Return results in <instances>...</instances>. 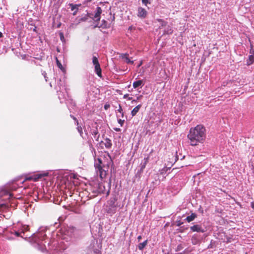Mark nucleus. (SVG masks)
I'll use <instances>...</instances> for the list:
<instances>
[{"label": "nucleus", "mask_w": 254, "mask_h": 254, "mask_svg": "<svg viewBox=\"0 0 254 254\" xmlns=\"http://www.w3.org/2000/svg\"><path fill=\"white\" fill-rule=\"evenodd\" d=\"M205 131V127L201 125L190 128L188 134L190 144L191 146H196L199 143H202L206 137Z\"/></svg>", "instance_id": "obj_1"}, {"label": "nucleus", "mask_w": 254, "mask_h": 254, "mask_svg": "<svg viewBox=\"0 0 254 254\" xmlns=\"http://www.w3.org/2000/svg\"><path fill=\"white\" fill-rule=\"evenodd\" d=\"M47 230L46 227H41L36 233L33 234L31 238V242L34 246L42 252L46 250L45 243H47V235L45 233Z\"/></svg>", "instance_id": "obj_2"}, {"label": "nucleus", "mask_w": 254, "mask_h": 254, "mask_svg": "<svg viewBox=\"0 0 254 254\" xmlns=\"http://www.w3.org/2000/svg\"><path fill=\"white\" fill-rule=\"evenodd\" d=\"M64 234L70 238H74L78 234V231L73 226H69L65 228Z\"/></svg>", "instance_id": "obj_3"}, {"label": "nucleus", "mask_w": 254, "mask_h": 254, "mask_svg": "<svg viewBox=\"0 0 254 254\" xmlns=\"http://www.w3.org/2000/svg\"><path fill=\"white\" fill-rule=\"evenodd\" d=\"M108 205H107L106 211L108 213L112 215L115 214L116 212L117 205L115 204V199L110 200L108 202Z\"/></svg>", "instance_id": "obj_4"}, {"label": "nucleus", "mask_w": 254, "mask_h": 254, "mask_svg": "<svg viewBox=\"0 0 254 254\" xmlns=\"http://www.w3.org/2000/svg\"><path fill=\"white\" fill-rule=\"evenodd\" d=\"M5 196L3 199H10L13 197V194L9 192L5 188H0V198Z\"/></svg>", "instance_id": "obj_5"}, {"label": "nucleus", "mask_w": 254, "mask_h": 254, "mask_svg": "<svg viewBox=\"0 0 254 254\" xmlns=\"http://www.w3.org/2000/svg\"><path fill=\"white\" fill-rule=\"evenodd\" d=\"M47 175H48L47 173H38V174H34V175H31L29 177H26V180H33L34 181H37L39 179H41L44 177L47 176Z\"/></svg>", "instance_id": "obj_6"}, {"label": "nucleus", "mask_w": 254, "mask_h": 254, "mask_svg": "<svg viewBox=\"0 0 254 254\" xmlns=\"http://www.w3.org/2000/svg\"><path fill=\"white\" fill-rule=\"evenodd\" d=\"M147 11L142 7H138L137 8V16L141 19H144L146 17Z\"/></svg>", "instance_id": "obj_7"}, {"label": "nucleus", "mask_w": 254, "mask_h": 254, "mask_svg": "<svg viewBox=\"0 0 254 254\" xmlns=\"http://www.w3.org/2000/svg\"><path fill=\"white\" fill-rule=\"evenodd\" d=\"M97 175H99L101 179L105 178L107 175L106 171L103 169L100 165L96 167Z\"/></svg>", "instance_id": "obj_8"}, {"label": "nucleus", "mask_w": 254, "mask_h": 254, "mask_svg": "<svg viewBox=\"0 0 254 254\" xmlns=\"http://www.w3.org/2000/svg\"><path fill=\"white\" fill-rule=\"evenodd\" d=\"M29 226L28 225H23L21 226L20 229V232L17 231L15 230H13L11 231V233H14L15 235L17 237L20 236V233H25V232L29 230Z\"/></svg>", "instance_id": "obj_9"}, {"label": "nucleus", "mask_w": 254, "mask_h": 254, "mask_svg": "<svg viewBox=\"0 0 254 254\" xmlns=\"http://www.w3.org/2000/svg\"><path fill=\"white\" fill-rule=\"evenodd\" d=\"M102 12V10L100 7L98 6L96 8L95 13L93 15V20L95 21H99L100 19V15Z\"/></svg>", "instance_id": "obj_10"}, {"label": "nucleus", "mask_w": 254, "mask_h": 254, "mask_svg": "<svg viewBox=\"0 0 254 254\" xmlns=\"http://www.w3.org/2000/svg\"><path fill=\"white\" fill-rule=\"evenodd\" d=\"M190 229L193 232L203 233L205 231V229L200 225H194L190 227Z\"/></svg>", "instance_id": "obj_11"}, {"label": "nucleus", "mask_w": 254, "mask_h": 254, "mask_svg": "<svg viewBox=\"0 0 254 254\" xmlns=\"http://www.w3.org/2000/svg\"><path fill=\"white\" fill-rule=\"evenodd\" d=\"M149 161V157L147 156L146 157H145L143 159V162H142L140 163V172H142L143 170L146 167V165L147 163H148Z\"/></svg>", "instance_id": "obj_12"}, {"label": "nucleus", "mask_w": 254, "mask_h": 254, "mask_svg": "<svg viewBox=\"0 0 254 254\" xmlns=\"http://www.w3.org/2000/svg\"><path fill=\"white\" fill-rule=\"evenodd\" d=\"M105 147L107 149H110L112 147V141L110 139L106 138L105 139L104 142H103Z\"/></svg>", "instance_id": "obj_13"}, {"label": "nucleus", "mask_w": 254, "mask_h": 254, "mask_svg": "<svg viewBox=\"0 0 254 254\" xmlns=\"http://www.w3.org/2000/svg\"><path fill=\"white\" fill-rule=\"evenodd\" d=\"M144 85L143 83V81L141 80H139L137 81H134L132 84V86L134 88H136L139 86L142 87V86Z\"/></svg>", "instance_id": "obj_14"}, {"label": "nucleus", "mask_w": 254, "mask_h": 254, "mask_svg": "<svg viewBox=\"0 0 254 254\" xmlns=\"http://www.w3.org/2000/svg\"><path fill=\"white\" fill-rule=\"evenodd\" d=\"M141 107V105L139 104L133 109V110L131 112V115L132 117H133L136 115V114L138 112Z\"/></svg>", "instance_id": "obj_15"}, {"label": "nucleus", "mask_w": 254, "mask_h": 254, "mask_svg": "<svg viewBox=\"0 0 254 254\" xmlns=\"http://www.w3.org/2000/svg\"><path fill=\"white\" fill-rule=\"evenodd\" d=\"M122 58L123 59H124L126 63H127V64H133V61H131L129 58H128V54H123L122 55Z\"/></svg>", "instance_id": "obj_16"}, {"label": "nucleus", "mask_w": 254, "mask_h": 254, "mask_svg": "<svg viewBox=\"0 0 254 254\" xmlns=\"http://www.w3.org/2000/svg\"><path fill=\"white\" fill-rule=\"evenodd\" d=\"M95 71L98 76L101 77V69L100 68V64L94 65Z\"/></svg>", "instance_id": "obj_17"}, {"label": "nucleus", "mask_w": 254, "mask_h": 254, "mask_svg": "<svg viewBox=\"0 0 254 254\" xmlns=\"http://www.w3.org/2000/svg\"><path fill=\"white\" fill-rule=\"evenodd\" d=\"M196 217V215L195 213H191L190 215L188 216L186 218V220L188 222L193 221Z\"/></svg>", "instance_id": "obj_18"}, {"label": "nucleus", "mask_w": 254, "mask_h": 254, "mask_svg": "<svg viewBox=\"0 0 254 254\" xmlns=\"http://www.w3.org/2000/svg\"><path fill=\"white\" fill-rule=\"evenodd\" d=\"M98 27L99 28H107V22L105 20H102V24L100 25V26H98V25H96L94 27Z\"/></svg>", "instance_id": "obj_19"}, {"label": "nucleus", "mask_w": 254, "mask_h": 254, "mask_svg": "<svg viewBox=\"0 0 254 254\" xmlns=\"http://www.w3.org/2000/svg\"><path fill=\"white\" fill-rule=\"evenodd\" d=\"M147 245V240H145L138 245V248L139 250H142Z\"/></svg>", "instance_id": "obj_20"}, {"label": "nucleus", "mask_w": 254, "mask_h": 254, "mask_svg": "<svg viewBox=\"0 0 254 254\" xmlns=\"http://www.w3.org/2000/svg\"><path fill=\"white\" fill-rule=\"evenodd\" d=\"M254 62V55H251L249 57V59L247 60V64L251 65Z\"/></svg>", "instance_id": "obj_21"}, {"label": "nucleus", "mask_w": 254, "mask_h": 254, "mask_svg": "<svg viewBox=\"0 0 254 254\" xmlns=\"http://www.w3.org/2000/svg\"><path fill=\"white\" fill-rule=\"evenodd\" d=\"M87 19H88V16L87 15H84V16H83L81 18H77L76 20L77 21V24H79L81 22L86 21V20H87Z\"/></svg>", "instance_id": "obj_22"}, {"label": "nucleus", "mask_w": 254, "mask_h": 254, "mask_svg": "<svg viewBox=\"0 0 254 254\" xmlns=\"http://www.w3.org/2000/svg\"><path fill=\"white\" fill-rule=\"evenodd\" d=\"M119 108L117 110V111L120 114V115H117V117L118 118H119V117L124 118V112H123L122 108L120 104L119 105Z\"/></svg>", "instance_id": "obj_23"}, {"label": "nucleus", "mask_w": 254, "mask_h": 254, "mask_svg": "<svg viewBox=\"0 0 254 254\" xmlns=\"http://www.w3.org/2000/svg\"><path fill=\"white\" fill-rule=\"evenodd\" d=\"M173 29L170 26H168L164 30V33L166 34H171L173 33Z\"/></svg>", "instance_id": "obj_24"}, {"label": "nucleus", "mask_w": 254, "mask_h": 254, "mask_svg": "<svg viewBox=\"0 0 254 254\" xmlns=\"http://www.w3.org/2000/svg\"><path fill=\"white\" fill-rule=\"evenodd\" d=\"M158 21L160 23V26L159 28H161V27H163L166 26L167 22L162 19H157Z\"/></svg>", "instance_id": "obj_25"}, {"label": "nucleus", "mask_w": 254, "mask_h": 254, "mask_svg": "<svg viewBox=\"0 0 254 254\" xmlns=\"http://www.w3.org/2000/svg\"><path fill=\"white\" fill-rule=\"evenodd\" d=\"M92 135H94V138L96 140H98L99 134L97 130H94L92 132Z\"/></svg>", "instance_id": "obj_26"}, {"label": "nucleus", "mask_w": 254, "mask_h": 254, "mask_svg": "<svg viewBox=\"0 0 254 254\" xmlns=\"http://www.w3.org/2000/svg\"><path fill=\"white\" fill-rule=\"evenodd\" d=\"M92 63L94 65L97 64H99L98 62V59L95 56H93V57L92 58Z\"/></svg>", "instance_id": "obj_27"}, {"label": "nucleus", "mask_w": 254, "mask_h": 254, "mask_svg": "<svg viewBox=\"0 0 254 254\" xmlns=\"http://www.w3.org/2000/svg\"><path fill=\"white\" fill-rule=\"evenodd\" d=\"M59 35H60V37L61 40L63 42H64L65 41V40H64V34L62 32H60L59 33Z\"/></svg>", "instance_id": "obj_28"}, {"label": "nucleus", "mask_w": 254, "mask_h": 254, "mask_svg": "<svg viewBox=\"0 0 254 254\" xmlns=\"http://www.w3.org/2000/svg\"><path fill=\"white\" fill-rule=\"evenodd\" d=\"M77 129L78 132L80 133V135L81 136H82V135L83 134L82 127L81 126H78L77 127Z\"/></svg>", "instance_id": "obj_29"}, {"label": "nucleus", "mask_w": 254, "mask_h": 254, "mask_svg": "<svg viewBox=\"0 0 254 254\" xmlns=\"http://www.w3.org/2000/svg\"><path fill=\"white\" fill-rule=\"evenodd\" d=\"M125 122L124 120H122L121 119H118V123L120 125L121 127H122L124 125V123Z\"/></svg>", "instance_id": "obj_30"}, {"label": "nucleus", "mask_w": 254, "mask_h": 254, "mask_svg": "<svg viewBox=\"0 0 254 254\" xmlns=\"http://www.w3.org/2000/svg\"><path fill=\"white\" fill-rule=\"evenodd\" d=\"M142 3L145 5L147 6V4H150V2L149 0H141Z\"/></svg>", "instance_id": "obj_31"}, {"label": "nucleus", "mask_w": 254, "mask_h": 254, "mask_svg": "<svg viewBox=\"0 0 254 254\" xmlns=\"http://www.w3.org/2000/svg\"><path fill=\"white\" fill-rule=\"evenodd\" d=\"M57 64L58 66L61 69H63V67L62 64L58 61V60L57 59Z\"/></svg>", "instance_id": "obj_32"}, {"label": "nucleus", "mask_w": 254, "mask_h": 254, "mask_svg": "<svg viewBox=\"0 0 254 254\" xmlns=\"http://www.w3.org/2000/svg\"><path fill=\"white\" fill-rule=\"evenodd\" d=\"M53 254H65L64 252L63 251H54Z\"/></svg>", "instance_id": "obj_33"}, {"label": "nucleus", "mask_w": 254, "mask_h": 254, "mask_svg": "<svg viewBox=\"0 0 254 254\" xmlns=\"http://www.w3.org/2000/svg\"><path fill=\"white\" fill-rule=\"evenodd\" d=\"M110 107V104H106L105 105H104V109L107 110H108Z\"/></svg>", "instance_id": "obj_34"}, {"label": "nucleus", "mask_w": 254, "mask_h": 254, "mask_svg": "<svg viewBox=\"0 0 254 254\" xmlns=\"http://www.w3.org/2000/svg\"><path fill=\"white\" fill-rule=\"evenodd\" d=\"M16 189V185L15 184H13L11 187V189L12 190H15Z\"/></svg>", "instance_id": "obj_35"}, {"label": "nucleus", "mask_w": 254, "mask_h": 254, "mask_svg": "<svg viewBox=\"0 0 254 254\" xmlns=\"http://www.w3.org/2000/svg\"><path fill=\"white\" fill-rule=\"evenodd\" d=\"M192 243L194 245H195L197 243V240L195 239H194V237L192 239Z\"/></svg>", "instance_id": "obj_36"}, {"label": "nucleus", "mask_w": 254, "mask_h": 254, "mask_svg": "<svg viewBox=\"0 0 254 254\" xmlns=\"http://www.w3.org/2000/svg\"><path fill=\"white\" fill-rule=\"evenodd\" d=\"M42 74L43 75L45 79V80L47 81V77L46 76V73L44 71Z\"/></svg>", "instance_id": "obj_37"}, {"label": "nucleus", "mask_w": 254, "mask_h": 254, "mask_svg": "<svg viewBox=\"0 0 254 254\" xmlns=\"http://www.w3.org/2000/svg\"><path fill=\"white\" fill-rule=\"evenodd\" d=\"M70 5L71 6V10H73L75 8V5L73 4H70Z\"/></svg>", "instance_id": "obj_38"}, {"label": "nucleus", "mask_w": 254, "mask_h": 254, "mask_svg": "<svg viewBox=\"0 0 254 254\" xmlns=\"http://www.w3.org/2000/svg\"><path fill=\"white\" fill-rule=\"evenodd\" d=\"M70 116H71V118H72L74 120H75V121H76V123L77 125H78V121H77L76 118H75L74 117H73V116H71V115H70Z\"/></svg>", "instance_id": "obj_39"}, {"label": "nucleus", "mask_w": 254, "mask_h": 254, "mask_svg": "<svg viewBox=\"0 0 254 254\" xmlns=\"http://www.w3.org/2000/svg\"><path fill=\"white\" fill-rule=\"evenodd\" d=\"M182 224H183V223L181 222V221H178L177 223V226H180Z\"/></svg>", "instance_id": "obj_40"}, {"label": "nucleus", "mask_w": 254, "mask_h": 254, "mask_svg": "<svg viewBox=\"0 0 254 254\" xmlns=\"http://www.w3.org/2000/svg\"><path fill=\"white\" fill-rule=\"evenodd\" d=\"M114 130L116 131H121V129L120 128H115Z\"/></svg>", "instance_id": "obj_41"}, {"label": "nucleus", "mask_w": 254, "mask_h": 254, "mask_svg": "<svg viewBox=\"0 0 254 254\" xmlns=\"http://www.w3.org/2000/svg\"><path fill=\"white\" fill-rule=\"evenodd\" d=\"M141 239H142L141 236L140 235L137 237V240H138V241H140Z\"/></svg>", "instance_id": "obj_42"}, {"label": "nucleus", "mask_w": 254, "mask_h": 254, "mask_svg": "<svg viewBox=\"0 0 254 254\" xmlns=\"http://www.w3.org/2000/svg\"><path fill=\"white\" fill-rule=\"evenodd\" d=\"M251 207L254 209V202H251Z\"/></svg>", "instance_id": "obj_43"}, {"label": "nucleus", "mask_w": 254, "mask_h": 254, "mask_svg": "<svg viewBox=\"0 0 254 254\" xmlns=\"http://www.w3.org/2000/svg\"><path fill=\"white\" fill-rule=\"evenodd\" d=\"M142 97V95H139L137 97V100H140Z\"/></svg>", "instance_id": "obj_44"}, {"label": "nucleus", "mask_w": 254, "mask_h": 254, "mask_svg": "<svg viewBox=\"0 0 254 254\" xmlns=\"http://www.w3.org/2000/svg\"><path fill=\"white\" fill-rule=\"evenodd\" d=\"M134 103L136 102V100H133L132 101V103H134Z\"/></svg>", "instance_id": "obj_45"}, {"label": "nucleus", "mask_w": 254, "mask_h": 254, "mask_svg": "<svg viewBox=\"0 0 254 254\" xmlns=\"http://www.w3.org/2000/svg\"><path fill=\"white\" fill-rule=\"evenodd\" d=\"M2 34L1 32H0V38L2 37Z\"/></svg>", "instance_id": "obj_46"}, {"label": "nucleus", "mask_w": 254, "mask_h": 254, "mask_svg": "<svg viewBox=\"0 0 254 254\" xmlns=\"http://www.w3.org/2000/svg\"><path fill=\"white\" fill-rule=\"evenodd\" d=\"M132 26H130L129 28H128V30H131L132 29Z\"/></svg>", "instance_id": "obj_47"}, {"label": "nucleus", "mask_w": 254, "mask_h": 254, "mask_svg": "<svg viewBox=\"0 0 254 254\" xmlns=\"http://www.w3.org/2000/svg\"><path fill=\"white\" fill-rule=\"evenodd\" d=\"M250 53L251 54V55H253V51H252V50H251Z\"/></svg>", "instance_id": "obj_48"}, {"label": "nucleus", "mask_w": 254, "mask_h": 254, "mask_svg": "<svg viewBox=\"0 0 254 254\" xmlns=\"http://www.w3.org/2000/svg\"><path fill=\"white\" fill-rule=\"evenodd\" d=\"M76 14V11H74L73 13V15H75Z\"/></svg>", "instance_id": "obj_49"}, {"label": "nucleus", "mask_w": 254, "mask_h": 254, "mask_svg": "<svg viewBox=\"0 0 254 254\" xmlns=\"http://www.w3.org/2000/svg\"><path fill=\"white\" fill-rule=\"evenodd\" d=\"M131 99H132V98H131V97H129V98H128V100H131Z\"/></svg>", "instance_id": "obj_50"}, {"label": "nucleus", "mask_w": 254, "mask_h": 254, "mask_svg": "<svg viewBox=\"0 0 254 254\" xmlns=\"http://www.w3.org/2000/svg\"><path fill=\"white\" fill-rule=\"evenodd\" d=\"M98 160L100 163H101V160L100 159H99Z\"/></svg>", "instance_id": "obj_51"}, {"label": "nucleus", "mask_w": 254, "mask_h": 254, "mask_svg": "<svg viewBox=\"0 0 254 254\" xmlns=\"http://www.w3.org/2000/svg\"><path fill=\"white\" fill-rule=\"evenodd\" d=\"M48 247H50V243H48Z\"/></svg>", "instance_id": "obj_52"}, {"label": "nucleus", "mask_w": 254, "mask_h": 254, "mask_svg": "<svg viewBox=\"0 0 254 254\" xmlns=\"http://www.w3.org/2000/svg\"><path fill=\"white\" fill-rule=\"evenodd\" d=\"M176 158H177V160H178V159H179V158H178V156H176Z\"/></svg>", "instance_id": "obj_53"}, {"label": "nucleus", "mask_w": 254, "mask_h": 254, "mask_svg": "<svg viewBox=\"0 0 254 254\" xmlns=\"http://www.w3.org/2000/svg\"><path fill=\"white\" fill-rule=\"evenodd\" d=\"M246 254H248L247 253H246Z\"/></svg>", "instance_id": "obj_54"}]
</instances>
